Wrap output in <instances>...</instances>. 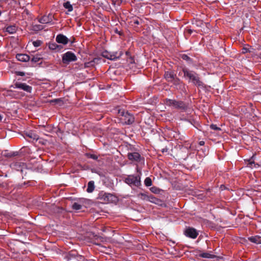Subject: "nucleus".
I'll use <instances>...</instances> for the list:
<instances>
[{"instance_id":"nucleus-1","label":"nucleus","mask_w":261,"mask_h":261,"mask_svg":"<svg viewBox=\"0 0 261 261\" xmlns=\"http://www.w3.org/2000/svg\"><path fill=\"white\" fill-rule=\"evenodd\" d=\"M191 144L185 141V144L180 146V151L182 152V166L188 169H196L198 165V161L194 154L190 153Z\"/></svg>"},{"instance_id":"nucleus-2","label":"nucleus","mask_w":261,"mask_h":261,"mask_svg":"<svg viewBox=\"0 0 261 261\" xmlns=\"http://www.w3.org/2000/svg\"><path fill=\"white\" fill-rule=\"evenodd\" d=\"M142 173L141 171L134 174L127 175L124 179V181L132 188H139L141 186Z\"/></svg>"},{"instance_id":"nucleus-3","label":"nucleus","mask_w":261,"mask_h":261,"mask_svg":"<svg viewBox=\"0 0 261 261\" xmlns=\"http://www.w3.org/2000/svg\"><path fill=\"white\" fill-rule=\"evenodd\" d=\"M10 167L12 170H15L18 171H20L22 174V178L25 179L27 174L30 173L32 172V170L27 167L25 163L20 161L13 162L10 165Z\"/></svg>"},{"instance_id":"nucleus-4","label":"nucleus","mask_w":261,"mask_h":261,"mask_svg":"<svg viewBox=\"0 0 261 261\" xmlns=\"http://www.w3.org/2000/svg\"><path fill=\"white\" fill-rule=\"evenodd\" d=\"M183 72L186 79L192 82L195 85L198 86H202V83L200 81L198 75L195 72L185 69H183Z\"/></svg>"},{"instance_id":"nucleus-5","label":"nucleus","mask_w":261,"mask_h":261,"mask_svg":"<svg viewBox=\"0 0 261 261\" xmlns=\"http://www.w3.org/2000/svg\"><path fill=\"white\" fill-rule=\"evenodd\" d=\"M118 114L122 117L120 119L123 124L130 125L134 123L135 121L134 116L128 111L119 110Z\"/></svg>"},{"instance_id":"nucleus-6","label":"nucleus","mask_w":261,"mask_h":261,"mask_svg":"<svg viewBox=\"0 0 261 261\" xmlns=\"http://www.w3.org/2000/svg\"><path fill=\"white\" fill-rule=\"evenodd\" d=\"M123 51L121 50L117 51H108L107 50L101 53V56L111 61H116L119 59L123 55Z\"/></svg>"},{"instance_id":"nucleus-7","label":"nucleus","mask_w":261,"mask_h":261,"mask_svg":"<svg viewBox=\"0 0 261 261\" xmlns=\"http://www.w3.org/2000/svg\"><path fill=\"white\" fill-rule=\"evenodd\" d=\"M98 198L107 203L116 202L117 201V198L114 195L104 191L99 192Z\"/></svg>"},{"instance_id":"nucleus-8","label":"nucleus","mask_w":261,"mask_h":261,"mask_svg":"<svg viewBox=\"0 0 261 261\" xmlns=\"http://www.w3.org/2000/svg\"><path fill=\"white\" fill-rule=\"evenodd\" d=\"M77 58L74 53L71 51H68L62 56V62L64 64H69L72 62H75Z\"/></svg>"},{"instance_id":"nucleus-9","label":"nucleus","mask_w":261,"mask_h":261,"mask_svg":"<svg viewBox=\"0 0 261 261\" xmlns=\"http://www.w3.org/2000/svg\"><path fill=\"white\" fill-rule=\"evenodd\" d=\"M164 76L167 81L172 83L175 85L179 84V80L173 71L171 70L165 72Z\"/></svg>"},{"instance_id":"nucleus-10","label":"nucleus","mask_w":261,"mask_h":261,"mask_svg":"<svg viewBox=\"0 0 261 261\" xmlns=\"http://www.w3.org/2000/svg\"><path fill=\"white\" fill-rule=\"evenodd\" d=\"M179 173L176 172H172L170 177V182L173 187L175 190H179Z\"/></svg>"},{"instance_id":"nucleus-11","label":"nucleus","mask_w":261,"mask_h":261,"mask_svg":"<svg viewBox=\"0 0 261 261\" xmlns=\"http://www.w3.org/2000/svg\"><path fill=\"white\" fill-rule=\"evenodd\" d=\"M184 234L190 238L194 239L197 238L198 232L197 230L193 227H187L184 231Z\"/></svg>"},{"instance_id":"nucleus-12","label":"nucleus","mask_w":261,"mask_h":261,"mask_svg":"<svg viewBox=\"0 0 261 261\" xmlns=\"http://www.w3.org/2000/svg\"><path fill=\"white\" fill-rule=\"evenodd\" d=\"M14 88L16 89L22 90L24 91L30 93H31L32 91V87L24 83L16 82L14 84Z\"/></svg>"},{"instance_id":"nucleus-13","label":"nucleus","mask_w":261,"mask_h":261,"mask_svg":"<svg viewBox=\"0 0 261 261\" xmlns=\"http://www.w3.org/2000/svg\"><path fill=\"white\" fill-rule=\"evenodd\" d=\"M54 18V16L49 14L47 15H44L41 18H40L38 20V21L42 24H50L51 25H54L55 22L53 21Z\"/></svg>"},{"instance_id":"nucleus-14","label":"nucleus","mask_w":261,"mask_h":261,"mask_svg":"<svg viewBox=\"0 0 261 261\" xmlns=\"http://www.w3.org/2000/svg\"><path fill=\"white\" fill-rule=\"evenodd\" d=\"M127 158L129 160L137 163L140 162L141 159H143L141 155L137 152H128L127 153Z\"/></svg>"},{"instance_id":"nucleus-15","label":"nucleus","mask_w":261,"mask_h":261,"mask_svg":"<svg viewBox=\"0 0 261 261\" xmlns=\"http://www.w3.org/2000/svg\"><path fill=\"white\" fill-rule=\"evenodd\" d=\"M23 137L25 139L29 138L32 140H38V136L32 130H27L24 132Z\"/></svg>"},{"instance_id":"nucleus-16","label":"nucleus","mask_w":261,"mask_h":261,"mask_svg":"<svg viewBox=\"0 0 261 261\" xmlns=\"http://www.w3.org/2000/svg\"><path fill=\"white\" fill-rule=\"evenodd\" d=\"M56 40L57 43L66 45L69 41L68 38L65 35L60 34L57 35L56 38Z\"/></svg>"},{"instance_id":"nucleus-17","label":"nucleus","mask_w":261,"mask_h":261,"mask_svg":"<svg viewBox=\"0 0 261 261\" xmlns=\"http://www.w3.org/2000/svg\"><path fill=\"white\" fill-rule=\"evenodd\" d=\"M36 184V181L34 180H28L27 181H24L22 184H18L16 186V188L18 189H21L23 187H28V186H34Z\"/></svg>"},{"instance_id":"nucleus-18","label":"nucleus","mask_w":261,"mask_h":261,"mask_svg":"<svg viewBox=\"0 0 261 261\" xmlns=\"http://www.w3.org/2000/svg\"><path fill=\"white\" fill-rule=\"evenodd\" d=\"M17 60L20 62H26L30 60V57L29 55L23 54H17L16 55Z\"/></svg>"},{"instance_id":"nucleus-19","label":"nucleus","mask_w":261,"mask_h":261,"mask_svg":"<svg viewBox=\"0 0 261 261\" xmlns=\"http://www.w3.org/2000/svg\"><path fill=\"white\" fill-rule=\"evenodd\" d=\"M17 30V27L14 24V25H10L6 27L5 29H4V31L10 34H13L16 32Z\"/></svg>"},{"instance_id":"nucleus-20","label":"nucleus","mask_w":261,"mask_h":261,"mask_svg":"<svg viewBox=\"0 0 261 261\" xmlns=\"http://www.w3.org/2000/svg\"><path fill=\"white\" fill-rule=\"evenodd\" d=\"M167 105L173 108H179V102L174 99H168L167 101Z\"/></svg>"},{"instance_id":"nucleus-21","label":"nucleus","mask_w":261,"mask_h":261,"mask_svg":"<svg viewBox=\"0 0 261 261\" xmlns=\"http://www.w3.org/2000/svg\"><path fill=\"white\" fill-rule=\"evenodd\" d=\"M95 188L94 181L93 180H90L88 183L86 191L89 193H91L94 191Z\"/></svg>"},{"instance_id":"nucleus-22","label":"nucleus","mask_w":261,"mask_h":261,"mask_svg":"<svg viewBox=\"0 0 261 261\" xmlns=\"http://www.w3.org/2000/svg\"><path fill=\"white\" fill-rule=\"evenodd\" d=\"M248 240L255 244H261V237L259 236H255L253 237H250L248 238Z\"/></svg>"},{"instance_id":"nucleus-23","label":"nucleus","mask_w":261,"mask_h":261,"mask_svg":"<svg viewBox=\"0 0 261 261\" xmlns=\"http://www.w3.org/2000/svg\"><path fill=\"white\" fill-rule=\"evenodd\" d=\"M254 155H253L249 160H248V163L247 164L248 167L253 168H256L259 166V165L258 164H255L254 161Z\"/></svg>"},{"instance_id":"nucleus-24","label":"nucleus","mask_w":261,"mask_h":261,"mask_svg":"<svg viewBox=\"0 0 261 261\" xmlns=\"http://www.w3.org/2000/svg\"><path fill=\"white\" fill-rule=\"evenodd\" d=\"M180 113H181V112H183L184 111H186L187 113H189L191 111V109L189 108L188 105H185L181 102H180ZM181 115V114H180V116Z\"/></svg>"},{"instance_id":"nucleus-25","label":"nucleus","mask_w":261,"mask_h":261,"mask_svg":"<svg viewBox=\"0 0 261 261\" xmlns=\"http://www.w3.org/2000/svg\"><path fill=\"white\" fill-rule=\"evenodd\" d=\"M148 195L147 192L140 193L137 195V197L142 200L147 201Z\"/></svg>"},{"instance_id":"nucleus-26","label":"nucleus","mask_w":261,"mask_h":261,"mask_svg":"<svg viewBox=\"0 0 261 261\" xmlns=\"http://www.w3.org/2000/svg\"><path fill=\"white\" fill-rule=\"evenodd\" d=\"M18 154V152L17 151H13L8 152L7 151H5L3 153V155L6 157H12L15 156Z\"/></svg>"},{"instance_id":"nucleus-27","label":"nucleus","mask_w":261,"mask_h":261,"mask_svg":"<svg viewBox=\"0 0 261 261\" xmlns=\"http://www.w3.org/2000/svg\"><path fill=\"white\" fill-rule=\"evenodd\" d=\"M95 240L93 241V243L96 245L100 246V244L98 243L100 242H104L105 239L102 237L100 236H95Z\"/></svg>"},{"instance_id":"nucleus-28","label":"nucleus","mask_w":261,"mask_h":261,"mask_svg":"<svg viewBox=\"0 0 261 261\" xmlns=\"http://www.w3.org/2000/svg\"><path fill=\"white\" fill-rule=\"evenodd\" d=\"M63 7L67 9L68 12H71L73 10V7L72 5L70 4V3L69 1H67L66 2H65L63 4Z\"/></svg>"},{"instance_id":"nucleus-29","label":"nucleus","mask_w":261,"mask_h":261,"mask_svg":"<svg viewBox=\"0 0 261 261\" xmlns=\"http://www.w3.org/2000/svg\"><path fill=\"white\" fill-rule=\"evenodd\" d=\"M72 208L74 210L79 211L82 209V205L78 202H74L72 205Z\"/></svg>"},{"instance_id":"nucleus-30","label":"nucleus","mask_w":261,"mask_h":261,"mask_svg":"<svg viewBox=\"0 0 261 261\" xmlns=\"http://www.w3.org/2000/svg\"><path fill=\"white\" fill-rule=\"evenodd\" d=\"M200 256L203 257V258H213L215 257V255L211 254L208 253H202L200 254Z\"/></svg>"},{"instance_id":"nucleus-31","label":"nucleus","mask_w":261,"mask_h":261,"mask_svg":"<svg viewBox=\"0 0 261 261\" xmlns=\"http://www.w3.org/2000/svg\"><path fill=\"white\" fill-rule=\"evenodd\" d=\"M32 30L34 31H38L42 30L44 29V27L41 24H35L33 25Z\"/></svg>"},{"instance_id":"nucleus-32","label":"nucleus","mask_w":261,"mask_h":261,"mask_svg":"<svg viewBox=\"0 0 261 261\" xmlns=\"http://www.w3.org/2000/svg\"><path fill=\"white\" fill-rule=\"evenodd\" d=\"M180 58H181L184 60L186 61L189 64H190L192 62L191 59L186 54L180 55Z\"/></svg>"},{"instance_id":"nucleus-33","label":"nucleus","mask_w":261,"mask_h":261,"mask_svg":"<svg viewBox=\"0 0 261 261\" xmlns=\"http://www.w3.org/2000/svg\"><path fill=\"white\" fill-rule=\"evenodd\" d=\"M153 203L161 206H165V203H164V202L158 198H155Z\"/></svg>"},{"instance_id":"nucleus-34","label":"nucleus","mask_w":261,"mask_h":261,"mask_svg":"<svg viewBox=\"0 0 261 261\" xmlns=\"http://www.w3.org/2000/svg\"><path fill=\"white\" fill-rule=\"evenodd\" d=\"M50 103H54L55 104H59V106H61L63 102L61 98H56L50 100Z\"/></svg>"},{"instance_id":"nucleus-35","label":"nucleus","mask_w":261,"mask_h":261,"mask_svg":"<svg viewBox=\"0 0 261 261\" xmlns=\"http://www.w3.org/2000/svg\"><path fill=\"white\" fill-rule=\"evenodd\" d=\"M85 155L87 156V158L92 159L94 160H97L98 158V156L95 154L86 153Z\"/></svg>"},{"instance_id":"nucleus-36","label":"nucleus","mask_w":261,"mask_h":261,"mask_svg":"<svg viewBox=\"0 0 261 261\" xmlns=\"http://www.w3.org/2000/svg\"><path fill=\"white\" fill-rule=\"evenodd\" d=\"M144 185L146 187H150L152 185V180L149 177H146L144 180Z\"/></svg>"},{"instance_id":"nucleus-37","label":"nucleus","mask_w":261,"mask_h":261,"mask_svg":"<svg viewBox=\"0 0 261 261\" xmlns=\"http://www.w3.org/2000/svg\"><path fill=\"white\" fill-rule=\"evenodd\" d=\"M58 44L55 42H51L49 43L48 47L50 50H55Z\"/></svg>"},{"instance_id":"nucleus-38","label":"nucleus","mask_w":261,"mask_h":261,"mask_svg":"<svg viewBox=\"0 0 261 261\" xmlns=\"http://www.w3.org/2000/svg\"><path fill=\"white\" fill-rule=\"evenodd\" d=\"M95 66L92 60L90 61L85 62L84 63V66L86 68L94 67Z\"/></svg>"},{"instance_id":"nucleus-39","label":"nucleus","mask_w":261,"mask_h":261,"mask_svg":"<svg viewBox=\"0 0 261 261\" xmlns=\"http://www.w3.org/2000/svg\"><path fill=\"white\" fill-rule=\"evenodd\" d=\"M193 25H196L197 27H201L203 24V22L200 20H195L192 22Z\"/></svg>"},{"instance_id":"nucleus-40","label":"nucleus","mask_w":261,"mask_h":261,"mask_svg":"<svg viewBox=\"0 0 261 261\" xmlns=\"http://www.w3.org/2000/svg\"><path fill=\"white\" fill-rule=\"evenodd\" d=\"M150 190L151 191V192L155 194L160 193L161 191V190L159 188L156 187H152L150 188Z\"/></svg>"},{"instance_id":"nucleus-41","label":"nucleus","mask_w":261,"mask_h":261,"mask_svg":"<svg viewBox=\"0 0 261 261\" xmlns=\"http://www.w3.org/2000/svg\"><path fill=\"white\" fill-rule=\"evenodd\" d=\"M180 120H183V122L182 123V126H184V125H189V126H192V123L190 121H187L186 119H184L180 117Z\"/></svg>"},{"instance_id":"nucleus-42","label":"nucleus","mask_w":261,"mask_h":261,"mask_svg":"<svg viewBox=\"0 0 261 261\" xmlns=\"http://www.w3.org/2000/svg\"><path fill=\"white\" fill-rule=\"evenodd\" d=\"M102 58L101 57H96V58H94L92 61L94 64V65L95 64H97L98 63H99L101 60Z\"/></svg>"},{"instance_id":"nucleus-43","label":"nucleus","mask_w":261,"mask_h":261,"mask_svg":"<svg viewBox=\"0 0 261 261\" xmlns=\"http://www.w3.org/2000/svg\"><path fill=\"white\" fill-rule=\"evenodd\" d=\"M155 198H156V197L153 196L152 195H151V194L149 195L148 199H147V201H149V202L153 203L155 201Z\"/></svg>"},{"instance_id":"nucleus-44","label":"nucleus","mask_w":261,"mask_h":261,"mask_svg":"<svg viewBox=\"0 0 261 261\" xmlns=\"http://www.w3.org/2000/svg\"><path fill=\"white\" fill-rule=\"evenodd\" d=\"M42 44V41H40V40H36V41H33V45L36 47H39Z\"/></svg>"},{"instance_id":"nucleus-45","label":"nucleus","mask_w":261,"mask_h":261,"mask_svg":"<svg viewBox=\"0 0 261 261\" xmlns=\"http://www.w3.org/2000/svg\"><path fill=\"white\" fill-rule=\"evenodd\" d=\"M41 58L39 56H34L31 59V61L34 63H37L40 60Z\"/></svg>"},{"instance_id":"nucleus-46","label":"nucleus","mask_w":261,"mask_h":261,"mask_svg":"<svg viewBox=\"0 0 261 261\" xmlns=\"http://www.w3.org/2000/svg\"><path fill=\"white\" fill-rule=\"evenodd\" d=\"M210 128L215 130H219L221 129L220 127L217 126V125L214 124H212L210 125Z\"/></svg>"},{"instance_id":"nucleus-47","label":"nucleus","mask_w":261,"mask_h":261,"mask_svg":"<svg viewBox=\"0 0 261 261\" xmlns=\"http://www.w3.org/2000/svg\"><path fill=\"white\" fill-rule=\"evenodd\" d=\"M15 73L17 75L21 76H24L25 75V73L23 71H16Z\"/></svg>"},{"instance_id":"nucleus-48","label":"nucleus","mask_w":261,"mask_h":261,"mask_svg":"<svg viewBox=\"0 0 261 261\" xmlns=\"http://www.w3.org/2000/svg\"><path fill=\"white\" fill-rule=\"evenodd\" d=\"M127 61L130 64H133L135 63V60H134V58H133L131 56H130L129 58H128Z\"/></svg>"},{"instance_id":"nucleus-49","label":"nucleus","mask_w":261,"mask_h":261,"mask_svg":"<svg viewBox=\"0 0 261 261\" xmlns=\"http://www.w3.org/2000/svg\"><path fill=\"white\" fill-rule=\"evenodd\" d=\"M63 49V46L61 45H58V46L56 47V49L55 51H60Z\"/></svg>"},{"instance_id":"nucleus-50","label":"nucleus","mask_w":261,"mask_h":261,"mask_svg":"<svg viewBox=\"0 0 261 261\" xmlns=\"http://www.w3.org/2000/svg\"><path fill=\"white\" fill-rule=\"evenodd\" d=\"M140 21H141V20L136 19L134 20V23L136 25H139L140 23Z\"/></svg>"},{"instance_id":"nucleus-51","label":"nucleus","mask_w":261,"mask_h":261,"mask_svg":"<svg viewBox=\"0 0 261 261\" xmlns=\"http://www.w3.org/2000/svg\"><path fill=\"white\" fill-rule=\"evenodd\" d=\"M0 176H1V177H2V176H4V177H7L8 176V175H7V173H3V172H1L0 173Z\"/></svg>"},{"instance_id":"nucleus-52","label":"nucleus","mask_w":261,"mask_h":261,"mask_svg":"<svg viewBox=\"0 0 261 261\" xmlns=\"http://www.w3.org/2000/svg\"><path fill=\"white\" fill-rule=\"evenodd\" d=\"M168 150V149L166 147L165 148H163L161 151H162V152L164 153V152H167Z\"/></svg>"},{"instance_id":"nucleus-53","label":"nucleus","mask_w":261,"mask_h":261,"mask_svg":"<svg viewBox=\"0 0 261 261\" xmlns=\"http://www.w3.org/2000/svg\"><path fill=\"white\" fill-rule=\"evenodd\" d=\"M199 144L200 145V146H203L204 145V142L203 141H201L199 142Z\"/></svg>"},{"instance_id":"nucleus-54","label":"nucleus","mask_w":261,"mask_h":261,"mask_svg":"<svg viewBox=\"0 0 261 261\" xmlns=\"http://www.w3.org/2000/svg\"><path fill=\"white\" fill-rule=\"evenodd\" d=\"M125 55H126V56L128 58H129V57L130 56V53H129V51H126V52H125Z\"/></svg>"},{"instance_id":"nucleus-55","label":"nucleus","mask_w":261,"mask_h":261,"mask_svg":"<svg viewBox=\"0 0 261 261\" xmlns=\"http://www.w3.org/2000/svg\"><path fill=\"white\" fill-rule=\"evenodd\" d=\"M3 118V116L0 114V122L2 121Z\"/></svg>"},{"instance_id":"nucleus-56","label":"nucleus","mask_w":261,"mask_h":261,"mask_svg":"<svg viewBox=\"0 0 261 261\" xmlns=\"http://www.w3.org/2000/svg\"><path fill=\"white\" fill-rule=\"evenodd\" d=\"M116 32L117 33L119 34V35H120V33L118 32V30H116Z\"/></svg>"},{"instance_id":"nucleus-57","label":"nucleus","mask_w":261,"mask_h":261,"mask_svg":"<svg viewBox=\"0 0 261 261\" xmlns=\"http://www.w3.org/2000/svg\"><path fill=\"white\" fill-rule=\"evenodd\" d=\"M189 32H190V34H191V33H192V30H189Z\"/></svg>"},{"instance_id":"nucleus-58","label":"nucleus","mask_w":261,"mask_h":261,"mask_svg":"<svg viewBox=\"0 0 261 261\" xmlns=\"http://www.w3.org/2000/svg\"><path fill=\"white\" fill-rule=\"evenodd\" d=\"M7 0H0V1H4V2H6Z\"/></svg>"},{"instance_id":"nucleus-59","label":"nucleus","mask_w":261,"mask_h":261,"mask_svg":"<svg viewBox=\"0 0 261 261\" xmlns=\"http://www.w3.org/2000/svg\"><path fill=\"white\" fill-rule=\"evenodd\" d=\"M2 14V12H1V10H0V16Z\"/></svg>"},{"instance_id":"nucleus-60","label":"nucleus","mask_w":261,"mask_h":261,"mask_svg":"<svg viewBox=\"0 0 261 261\" xmlns=\"http://www.w3.org/2000/svg\"><path fill=\"white\" fill-rule=\"evenodd\" d=\"M181 163L180 162V164H181ZM180 167H181V164L180 165Z\"/></svg>"}]
</instances>
